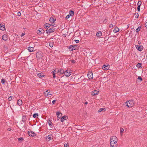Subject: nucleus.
Returning <instances> with one entry per match:
<instances>
[{"label":"nucleus","instance_id":"1","mask_svg":"<svg viewBox=\"0 0 147 147\" xmlns=\"http://www.w3.org/2000/svg\"><path fill=\"white\" fill-rule=\"evenodd\" d=\"M126 105L128 107H131L134 105V102L133 100H130L126 102Z\"/></svg>","mask_w":147,"mask_h":147},{"label":"nucleus","instance_id":"2","mask_svg":"<svg viewBox=\"0 0 147 147\" xmlns=\"http://www.w3.org/2000/svg\"><path fill=\"white\" fill-rule=\"evenodd\" d=\"M117 138L115 136H112L110 138L111 142H117Z\"/></svg>","mask_w":147,"mask_h":147},{"label":"nucleus","instance_id":"3","mask_svg":"<svg viewBox=\"0 0 147 147\" xmlns=\"http://www.w3.org/2000/svg\"><path fill=\"white\" fill-rule=\"evenodd\" d=\"M28 135L32 137H34L36 136V134H35L34 132L29 131L28 132Z\"/></svg>","mask_w":147,"mask_h":147},{"label":"nucleus","instance_id":"4","mask_svg":"<svg viewBox=\"0 0 147 147\" xmlns=\"http://www.w3.org/2000/svg\"><path fill=\"white\" fill-rule=\"evenodd\" d=\"M117 142H110V147H117Z\"/></svg>","mask_w":147,"mask_h":147},{"label":"nucleus","instance_id":"5","mask_svg":"<svg viewBox=\"0 0 147 147\" xmlns=\"http://www.w3.org/2000/svg\"><path fill=\"white\" fill-rule=\"evenodd\" d=\"M88 77L89 79H91L93 78V74L92 72H89L87 74Z\"/></svg>","mask_w":147,"mask_h":147},{"label":"nucleus","instance_id":"6","mask_svg":"<svg viewBox=\"0 0 147 147\" xmlns=\"http://www.w3.org/2000/svg\"><path fill=\"white\" fill-rule=\"evenodd\" d=\"M71 72L69 71L68 70H67L65 71L64 74L65 75L66 77L69 76L71 75Z\"/></svg>","mask_w":147,"mask_h":147},{"label":"nucleus","instance_id":"7","mask_svg":"<svg viewBox=\"0 0 147 147\" xmlns=\"http://www.w3.org/2000/svg\"><path fill=\"white\" fill-rule=\"evenodd\" d=\"M36 57L38 59H40L42 57V53L40 52H38L36 53Z\"/></svg>","mask_w":147,"mask_h":147},{"label":"nucleus","instance_id":"8","mask_svg":"<svg viewBox=\"0 0 147 147\" xmlns=\"http://www.w3.org/2000/svg\"><path fill=\"white\" fill-rule=\"evenodd\" d=\"M109 68V65L108 64L104 65L102 66V69L104 70H107Z\"/></svg>","mask_w":147,"mask_h":147},{"label":"nucleus","instance_id":"9","mask_svg":"<svg viewBox=\"0 0 147 147\" xmlns=\"http://www.w3.org/2000/svg\"><path fill=\"white\" fill-rule=\"evenodd\" d=\"M54 30V29L53 28H51L49 29L48 30H47V33L49 35L50 33L53 32Z\"/></svg>","mask_w":147,"mask_h":147},{"label":"nucleus","instance_id":"10","mask_svg":"<svg viewBox=\"0 0 147 147\" xmlns=\"http://www.w3.org/2000/svg\"><path fill=\"white\" fill-rule=\"evenodd\" d=\"M27 49L30 52L34 51L35 50H36V49H35V48L34 47H28V49Z\"/></svg>","mask_w":147,"mask_h":147},{"label":"nucleus","instance_id":"11","mask_svg":"<svg viewBox=\"0 0 147 147\" xmlns=\"http://www.w3.org/2000/svg\"><path fill=\"white\" fill-rule=\"evenodd\" d=\"M45 32V31L43 29H40L38 30L37 31V33L39 34H41L44 33Z\"/></svg>","mask_w":147,"mask_h":147},{"label":"nucleus","instance_id":"12","mask_svg":"<svg viewBox=\"0 0 147 147\" xmlns=\"http://www.w3.org/2000/svg\"><path fill=\"white\" fill-rule=\"evenodd\" d=\"M68 47V49L70 51L76 50L78 48V47Z\"/></svg>","mask_w":147,"mask_h":147},{"label":"nucleus","instance_id":"13","mask_svg":"<svg viewBox=\"0 0 147 147\" xmlns=\"http://www.w3.org/2000/svg\"><path fill=\"white\" fill-rule=\"evenodd\" d=\"M0 29L3 31L5 30V25L4 24H0Z\"/></svg>","mask_w":147,"mask_h":147},{"label":"nucleus","instance_id":"14","mask_svg":"<svg viewBox=\"0 0 147 147\" xmlns=\"http://www.w3.org/2000/svg\"><path fill=\"white\" fill-rule=\"evenodd\" d=\"M99 93V91L98 90H94L92 92V95L93 96L96 95Z\"/></svg>","mask_w":147,"mask_h":147},{"label":"nucleus","instance_id":"15","mask_svg":"<svg viewBox=\"0 0 147 147\" xmlns=\"http://www.w3.org/2000/svg\"><path fill=\"white\" fill-rule=\"evenodd\" d=\"M67 118V116L65 115L63 116L61 119V122H63L65 120H66Z\"/></svg>","mask_w":147,"mask_h":147},{"label":"nucleus","instance_id":"16","mask_svg":"<svg viewBox=\"0 0 147 147\" xmlns=\"http://www.w3.org/2000/svg\"><path fill=\"white\" fill-rule=\"evenodd\" d=\"M53 138V136L51 135H49L47 136V141H49Z\"/></svg>","mask_w":147,"mask_h":147},{"label":"nucleus","instance_id":"17","mask_svg":"<svg viewBox=\"0 0 147 147\" xmlns=\"http://www.w3.org/2000/svg\"><path fill=\"white\" fill-rule=\"evenodd\" d=\"M2 39L5 41L7 40V35L6 34L3 35L2 36Z\"/></svg>","mask_w":147,"mask_h":147},{"label":"nucleus","instance_id":"18","mask_svg":"<svg viewBox=\"0 0 147 147\" xmlns=\"http://www.w3.org/2000/svg\"><path fill=\"white\" fill-rule=\"evenodd\" d=\"M22 101L21 100L19 99L17 101V103L18 105L20 106L22 105Z\"/></svg>","mask_w":147,"mask_h":147},{"label":"nucleus","instance_id":"19","mask_svg":"<svg viewBox=\"0 0 147 147\" xmlns=\"http://www.w3.org/2000/svg\"><path fill=\"white\" fill-rule=\"evenodd\" d=\"M136 48L139 51H141L143 49V47H136Z\"/></svg>","mask_w":147,"mask_h":147},{"label":"nucleus","instance_id":"20","mask_svg":"<svg viewBox=\"0 0 147 147\" xmlns=\"http://www.w3.org/2000/svg\"><path fill=\"white\" fill-rule=\"evenodd\" d=\"M119 29L117 27H116L113 30V32L115 33L119 32Z\"/></svg>","mask_w":147,"mask_h":147},{"label":"nucleus","instance_id":"21","mask_svg":"<svg viewBox=\"0 0 147 147\" xmlns=\"http://www.w3.org/2000/svg\"><path fill=\"white\" fill-rule=\"evenodd\" d=\"M47 96H49L52 94V92L50 90H47Z\"/></svg>","mask_w":147,"mask_h":147},{"label":"nucleus","instance_id":"22","mask_svg":"<svg viewBox=\"0 0 147 147\" xmlns=\"http://www.w3.org/2000/svg\"><path fill=\"white\" fill-rule=\"evenodd\" d=\"M96 35L97 37H100L102 36V33L100 32H98L97 33Z\"/></svg>","mask_w":147,"mask_h":147},{"label":"nucleus","instance_id":"23","mask_svg":"<svg viewBox=\"0 0 147 147\" xmlns=\"http://www.w3.org/2000/svg\"><path fill=\"white\" fill-rule=\"evenodd\" d=\"M49 21L51 23H54L55 22V20L54 18L51 17L50 18L49 20Z\"/></svg>","mask_w":147,"mask_h":147},{"label":"nucleus","instance_id":"24","mask_svg":"<svg viewBox=\"0 0 147 147\" xmlns=\"http://www.w3.org/2000/svg\"><path fill=\"white\" fill-rule=\"evenodd\" d=\"M106 110V109L105 108H102L100 109L98 111V112H100L102 111H105Z\"/></svg>","mask_w":147,"mask_h":147},{"label":"nucleus","instance_id":"25","mask_svg":"<svg viewBox=\"0 0 147 147\" xmlns=\"http://www.w3.org/2000/svg\"><path fill=\"white\" fill-rule=\"evenodd\" d=\"M56 114L57 117L59 118L60 117L62 116V114L60 113L57 112Z\"/></svg>","mask_w":147,"mask_h":147},{"label":"nucleus","instance_id":"26","mask_svg":"<svg viewBox=\"0 0 147 147\" xmlns=\"http://www.w3.org/2000/svg\"><path fill=\"white\" fill-rule=\"evenodd\" d=\"M38 76L40 78L41 77H44V76L43 75V74L41 73H39L38 74Z\"/></svg>","mask_w":147,"mask_h":147},{"label":"nucleus","instance_id":"27","mask_svg":"<svg viewBox=\"0 0 147 147\" xmlns=\"http://www.w3.org/2000/svg\"><path fill=\"white\" fill-rule=\"evenodd\" d=\"M26 119V117L24 116H22V121L23 122H24L25 121Z\"/></svg>","mask_w":147,"mask_h":147},{"label":"nucleus","instance_id":"28","mask_svg":"<svg viewBox=\"0 0 147 147\" xmlns=\"http://www.w3.org/2000/svg\"><path fill=\"white\" fill-rule=\"evenodd\" d=\"M124 131V129L123 128H120V133L121 135H122V134L123 133Z\"/></svg>","mask_w":147,"mask_h":147},{"label":"nucleus","instance_id":"29","mask_svg":"<svg viewBox=\"0 0 147 147\" xmlns=\"http://www.w3.org/2000/svg\"><path fill=\"white\" fill-rule=\"evenodd\" d=\"M74 14V12L72 11H70L69 15L71 16H73Z\"/></svg>","mask_w":147,"mask_h":147},{"label":"nucleus","instance_id":"30","mask_svg":"<svg viewBox=\"0 0 147 147\" xmlns=\"http://www.w3.org/2000/svg\"><path fill=\"white\" fill-rule=\"evenodd\" d=\"M59 72L61 74H64L65 71H64V70H63V69H61V70H60L59 69Z\"/></svg>","mask_w":147,"mask_h":147},{"label":"nucleus","instance_id":"31","mask_svg":"<svg viewBox=\"0 0 147 147\" xmlns=\"http://www.w3.org/2000/svg\"><path fill=\"white\" fill-rule=\"evenodd\" d=\"M38 116V115L37 113H35L34 114L33 116V117L34 118H36L37 116Z\"/></svg>","mask_w":147,"mask_h":147},{"label":"nucleus","instance_id":"32","mask_svg":"<svg viewBox=\"0 0 147 147\" xmlns=\"http://www.w3.org/2000/svg\"><path fill=\"white\" fill-rule=\"evenodd\" d=\"M142 65V64L140 63H138L136 65V66L138 67H140Z\"/></svg>","mask_w":147,"mask_h":147},{"label":"nucleus","instance_id":"33","mask_svg":"<svg viewBox=\"0 0 147 147\" xmlns=\"http://www.w3.org/2000/svg\"><path fill=\"white\" fill-rule=\"evenodd\" d=\"M53 72V78H55V74H56V72Z\"/></svg>","mask_w":147,"mask_h":147},{"label":"nucleus","instance_id":"34","mask_svg":"<svg viewBox=\"0 0 147 147\" xmlns=\"http://www.w3.org/2000/svg\"><path fill=\"white\" fill-rule=\"evenodd\" d=\"M52 72H56V73L59 72V69H57V70H55Z\"/></svg>","mask_w":147,"mask_h":147},{"label":"nucleus","instance_id":"35","mask_svg":"<svg viewBox=\"0 0 147 147\" xmlns=\"http://www.w3.org/2000/svg\"><path fill=\"white\" fill-rule=\"evenodd\" d=\"M12 98V96H10L8 98L9 101H11Z\"/></svg>","mask_w":147,"mask_h":147},{"label":"nucleus","instance_id":"36","mask_svg":"<svg viewBox=\"0 0 147 147\" xmlns=\"http://www.w3.org/2000/svg\"><path fill=\"white\" fill-rule=\"evenodd\" d=\"M18 140L19 141H23V138L22 137H21L20 138H18Z\"/></svg>","mask_w":147,"mask_h":147},{"label":"nucleus","instance_id":"37","mask_svg":"<svg viewBox=\"0 0 147 147\" xmlns=\"http://www.w3.org/2000/svg\"><path fill=\"white\" fill-rule=\"evenodd\" d=\"M48 122L49 125H51V124H52V122L50 120L48 121Z\"/></svg>","mask_w":147,"mask_h":147},{"label":"nucleus","instance_id":"38","mask_svg":"<svg viewBox=\"0 0 147 147\" xmlns=\"http://www.w3.org/2000/svg\"><path fill=\"white\" fill-rule=\"evenodd\" d=\"M5 82V79H2L1 80V83H2V84H4Z\"/></svg>","mask_w":147,"mask_h":147},{"label":"nucleus","instance_id":"39","mask_svg":"<svg viewBox=\"0 0 147 147\" xmlns=\"http://www.w3.org/2000/svg\"><path fill=\"white\" fill-rule=\"evenodd\" d=\"M138 80H140V81H142V78L140 76H138Z\"/></svg>","mask_w":147,"mask_h":147},{"label":"nucleus","instance_id":"40","mask_svg":"<svg viewBox=\"0 0 147 147\" xmlns=\"http://www.w3.org/2000/svg\"><path fill=\"white\" fill-rule=\"evenodd\" d=\"M70 16V15H69V14L67 15L65 17V19H68Z\"/></svg>","mask_w":147,"mask_h":147},{"label":"nucleus","instance_id":"41","mask_svg":"<svg viewBox=\"0 0 147 147\" xmlns=\"http://www.w3.org/2000/svg\"><path fill=\"white\" fill-rule=\"evenodd\" d=\"M135 15L136 16V17L138 18L139 16V14L138 13H136Z\"/></svg>","mask_w":147,"mask_h":147},{"label":"nucleus","instance_id":"42","mask_svg":"<svg viewBox=\"0 0 147 147\" xmlns=\"http://www.w3.org/2000/svg\"><path fill=\"white\" fill-rule=\"evenodd\" d=\"M69 147V145L67 143H65L64 144V147Z\"/></svg>","mask_w":147,"mask_h":147},{"label":"nucleus","instance_id":"43","mask_svg":"<svg viewBox=\"0 0 147 147\" xmlns=\"http://www.w3.org/2000/svg\"><path fill=\"white\" fill-rule=\"evenodd\" d=\"M49 126H50V129L52 130L53 129V128L52 124H51V125H49Z\"/></svg>","mask_w":147,"mask_h":147},{"label":"nucleus","instance_id":"44","mask_svg":"<svg viewBox=\"0 0 147 147\" xmlns=\"http://www.w3.org/2000/svg\"><path fill=\"white\" fill-rule=\"evenodd\" d=\"M140 30V28L138 27L136 30V32H138Z\"/></svg>","mask_w":147,"mask_h":147},{"label":"nucleus","instance_id":"45","mask_svg":"<svg viewBox=\"0 0 147 147\" xmlns=\"http://www.w3.org/2000/svg\"><path fill=\"white\" fill-rule=\"evenodd\" d=\"M17 15L19 16H21V13L20 11H18V12Z\"/></svg>","mask_w":147,"mask_h":147},{"label":"nucleus","instance_id":"46","mask_svg":"<svg viewBox=\"0 0 147 147\" xmlns=\"http://www.w3.org/2000/svg\"><path fill=\"white\" fill-rule=\"evenodd\" d=\"M56 101V100H53L52 102V103L53 105L54 104L55 102Z\"/></svg>","mask_w":147,"mask_h":147},{"label":"nucleus","instance_id":"47","mask_svg":"<svg viewBox=\"0 0 147 147\" xmlns=\"http://www.w3.org/2000/svg\"><path fill=\"white\" fill-rule=\"evenodd\" d=\"M137 9L139 11L140 10V6L139 5Z\"/></svg>","mask_w":147,"mask_h":147},{"label":"nucleus","instance_id":"48","mask_svg":"<svg viewBox=\"0 0 147 147\" xmlns=\"http://www.w3.org/2000/svg\"><path fill=\"white\" fill-rule=\"evenodd\" d=\"M25 34V33H22V34H21L20 36L21 37H22L23 36H24Z\"/></svg>","mask_w":147,"mask_h":147},{"label":"nucleus","instance_id":"49","mask_svg":"<svg viewBox=\"0 0 147 147\" xmlns=\"http://www.w3.org/2000/svg\"><path fill=\"white\" fill-rule=\"evenodd\" d=\"M75 41L76 43H78L79 42V40H75Z\"/></svg>","mask_w":147,"mask_h":147},{"label":"nucleus","instance_id":"50","mask_svg":"<svg viewBox=\"0 0 147 147\" xmlns=\"http://www.w3.org/2000/svg\"><path fill=\"white\" fill-rule=\"evenodd\" d=\"M71 61L73 63H75V61L74 60H71Z\"/></svg>","mask_w":147,"mask_h":147},{"label":"nucleus","instance_id":"51","mask_svg":"<svg viewBox=\"0 0 147 147\" xmlns=\"http://www.w3.org/2000/svg\"><path fill=\"white\" fill-rule=\"evenodd\" d=\"M145 27L147 28V22L145 23Z\"/></svg>","mask_w":147,"mask_h":147},{"label":"nucleus","instance_id":"52","mask_svg":"<svg viewBox=\"0 0 147 147\" xmlns=\"http://www.w3.org/2000/svg\"><path fill=\"white\" fill-rule=\"evenodd\" d=\"M49 45L50 46H53V45L52 44H50V43H49Z\"/></svg>","mask_w":147,"mask_h":147},{"label":"nucleus","instance_id":"53","mask_svg":"<svg viewBox=\"0 0 147 147\" xmlns=\"http://www.w3.org/2000/svg\"><path fill=\"white\" fill-rule=\"evenodd\" d=\"M113 25L112 24H111L110 25L109 27L110 28H111V27H113Z\"/></svg>","mask_w":147,"mask_h":147},{"label":"nucleus","instance_id":"54","mask_svg":"<svg viewBox=\"0 0 147 147\" xmlns=\"http://www.w3.org/2000/svg\"><path fill=\"white\" fill-rule=\"evenodd\" d=\"M7 130L9 131H10L11 130V128H8L7 129Z\"/></svg>","mask_w":147,"mask_h":147},{"label":"nucleus","instance_id":"55","mask_svg":"<svg viewBox=\"0 0 147 147\" xmlns=\"http://www.w3.org/2000/svg\"><path fill=\"white\" fill-rule=\"evenodd\" d=\"M45 28H46V24H45L44 26Z\"/></svg>","mask_w":147,"mask_h":147},{"label":"nucleus","instance_id":"56","mask_svg":"<svg viewBox=\"0 0 147 147\" xmlns=\"http://www.w3.org/2000/svg\"><path fill=\"white\" fill-rule=\"evenodd\" d=\"M88 103V102H85V104H87Z\"/></svg>","mask_w":147,"mask_h":147},{"label":"nucleus","instance_id":"57","mask_svg":"<svg viewBox=\"0 0 147 147\" xmlns=\"http://www.w3.org/2000/svg\"><path fill=\"white\" fill-rule=\"evenodd\" d=\"M71 46H73L72 45H71Z\"/></svg>","mask_w":147,"mask_h":147}]
</instances>
